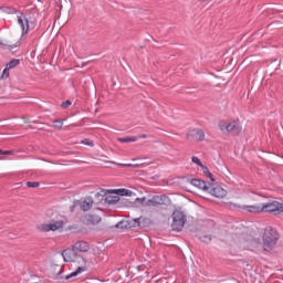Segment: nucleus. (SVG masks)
<instances>
[{
  "instance_id": "f257e3e1",
  "label": "nucleus",
  "mask_w": 283,
  "mask_h": 283,
  "mask_svg": "<svg viewBox=\"0 0 283 283\" xmlns=\"http://www.w3.org/2000/svg\"><path fill=\"white\" fill-rule=\"evenodd\" d=\"M262 240L263 249L265 251H273L280 240V233L273 227H266L264 229Z\"/></svg>"
},
{
  "instance_id": "f03ea898",
  "label": "nucleus",
  "mask_w": 283,
  "mask_h": 283,
  "mask_svg": "<svg viewBox=\"0 0 283 283\" xmlns=\"http://www.w3.org/2000/svg\"><path fill=\"white\" fill-rule=\"evenodd\" d=\"M186 223H187V216H185V212L180 210H175L172 212V223H171L172 231H182V229H185Z\"/></svg>"
},
{
  "instance_id": "7ed1b4c3",
  "label": "nucleus",
  "mask_w": 283,
  "mask_h": 283,
  "mask_svg": "<svg viewBox=\"0 0 283 283\" xmlns=\"http://www.w3.org/2000/svg\"><path fill=\"white\" fill-rule=\"evenodd\" d=\"M261 212L273 213L274 216H280V213H283V203L279 202V201L262 203Z\"/></svg>"
},
{
  "instance_id": "20e7f679",
  "label": "nucleus",
  "mask_w": 283,
  "mask_h": 283,
  "mask_svg": "<svg viewBox=\"0 0 283 283\" xmlns=\"http://www.w3.org/2000/svg\"><path fill=\"white\" fill-rule=\"evenodd\" d=\"M140 220H143V218H137V219H132V220H122L119 222H117L114 228L115 229H120L122 231L125 229H134L136 227H139V229H143V226H140Z\"/></svg>"
},
{
  "instance_id": "39448f33",
  "label": "nucleus",
  "mask_w": 283,
  "mask_h": 283,
  "mask_svg": "<svg viewBox=\"0 0 283 283\" xmlns=\"http://www.w3.org/2000/svg\"><path fill=\"white\" fill-rule=\"evenodd\" d=\"M169 202H171V200H169V197L166 195L154 196L146 201V207H163L169 205Z\"/></svg>"
},
{
  "instance_id": "423d86ee",
  "label": "nucleus",
  "mask_w": 283,
  "mask_h": 283,
  "mask_svg": "<svg viewBox=\"0 0 283 283\" xmlns=\"http://www.w3.org/2000/svg\"><path fill=\"white\" fill-rule=\"evenodd\" d=\"M80 207L82 211H90L94 207V199L92 197H86L83 200H75L71 207V211H74V208Z\"/></svg>"
},
{
  "instance_id": "0eeeda50",
  "label": "nucleus",
  "mask_w": 283,
  "mask_h": 283,
  "mask_svg": "<svg viewBox=\"0 0 283 283\" xmlns=\"http://www.w3.org/2000/svg\"><path fill=\"white\" fill-rule=\"evenodd\" d=\"M206 193H210V196H213L214 198H224V196H227V190L218 185L209 184Z\"/></svg>"
},
{
  "instance_id": "6e6552de",
  "label": "nucleus",
  "mask_w": 283,
  "mask_h": 283,
  "mask_svg": "<svg viewBox=\"0 0 283 283\" xmlns=\"http://www.w3.org/2000/svg\"><path fill=\"white\" fill-rule=\"evenodd\" d=\"M59 229H63V221H55L53 223H42L40 226V231H44L48 233L49 231H59Z\"/></svg>"
},
{
  "instance_id": "1a4fd4ad",
  "label": "nucleus",
  "mask_w": 283,
  "mask_h": 283,
  "mask_svg": "<svg viewBox=\"0 0 283 283\" xmlns=\"http://www.w3.org/2000/svg\"><path fill=\"white\" fill-rule=\"evenodd\" d=\"M188 140H196V143H202L205 140V130L192 129L187 134Z\"/></svg>"
},
{
  "instance_id": "9d476101",
  "label": "nucleus",
  "mask_w": 283,
  "mask_h": 283,
  "mask_svg": "<svg viewBox=\"0 0 283 283\" xmlns=\"http://www.w3.org/2000/svg\"><path fill=\"white\" fill-rule=\"evenodd\" d=\"M18 23L22 30V36H25V34H28L30 30V21L28 20V18H25V15L21 14L18 18Z\"/></svg>"
},
{
  "instance_id": "9b49d317",
  "label": "nucleus",
  "mask_w": 283,
  "mask_h": 283,
  "mask_svg": "<svg viewBox=\"0 0 283 283\" xmlns=\"http://www.w3.org/2000/svg\"><path fill=\"white\" fill-rule=\"evenodd\" d=\"M228 132L234 134V136H240L242 134V126L239 120H232L228 123Z\"/></svg>"
},
{
  "instance_id": "f8f14e48",
  "label": "nucleus",
  "mask_w": 283,
  "mask_h": 283,
  "mask_svg": "<svg viewBox=\"0 0 283 283\" xmlns=\"http://www.w3.org/2000/svg\"><path fill=\"white\" fill-rule=\"evenodd\" d=\"M191 185L197 187L198 189H202V191H208L210 182H207L202 179H191Z\"/></svg>"
},
{
  "instance_id": "ddd939ff",
  "label": "nucleus",
  "mask_w": 283,
  "mask_h": 283,
  "mask_svg": "<svg viewBox=\"0 0 283 283\" xmlns=\"http://www.w3.org/2000/svg\"><path fill=\"white\" fill-rule=\"evenodd\" d=\"M73 249L75 251H80L81 253H87V251H90V244L85 241H77Z\"/></svg>"
},
{
  "instance_id": "4468645a",
  "label": "nucleus",
  "mask_w": 283,
  "mask_h": 283,
  "mask_svg": "<svg viewBox=\"0 0 283 283\" xmlns=\"http://www.w3.org/2000/svg\"><path fill=\"white\" fill-rule=\"evenodd\" d=\"M243 211H248L249 213H261L262 206H242Z\"/></svg>"
},
{
  "instance_id": "2eb2a0df",
  "label": "nucleus",
  "mask_w": 283,
  "mask_h": 283,
  "mask_svg": "<svg viewBox=\"0 0 283 283\" xmlns=\"http://www.w3.org/2000/svg\"><path fill=\"white\" fill-rule=\"evenodd\" d=\"M86 220V224H98V222H101V217L97 214H87L85 217Z\"/></svg>"
},
{
  "instance_id": "dca6fc26",
  "label": "nucleus",
  "mask_w": 283,
  "mask_h": 283,
  "mask_svg": "<svg viewBox=\"0 0 283 283\" xmlns=\"http://www.w3.org/2000/svg\"><path fill=\"white\" fill-rule=\"evenodd\" d=\"M107 193H114L112 190H107V189H99L98 192L95 193L96 198H99V202H103V200L105 201V199L107 198Z\"/></svg>"
},
{
  "instance_id": "f3484780",
  "label": "nucleus",
  "mask_w": 283,
  "mask_h": 283,
  "mask_svg": "<svg viewBox=\"0 0 283 283\" xmlns=\"http://www.w3.org/2000/svg\"><path fill=\"white\" fill-rule=\"evenodd\" d=\"M112 192L115 193L116 196H132L134 192L129 189L120 188V189H112Z\"/></svg>"
},
{
  "instance_id": "a211bd4d",
  "label": "nucleus",
  "mask_w": 283,
  "mask_h": 283,
  "mask_svg": "<svg viewBox=\"0 0 283 283\" xmlns=\"http://www.w3.org/2000/svg\"><path fill=\"white\" fill-rule=\"evenodd\" d=\"M74 251L72 250H64L62 252V258H64V262H74Z\"/></svg>"
},
{
  "instance_id": "6ab92c4d",
  "label": "nucleus",
  "mask_w": 283,
  "mask_h": 283,
  "mask_svg": "<svg viewBox=\"0 0 283 283\" xmlns=\"http://www.w3.org/2000/svg\"><path fill=\"white\" fill-rule=\"evenodd\" d=\"M105 202L106 205H116L117 202H120V197H118V195H115V196L108 195L105 198Z\"/></svg>"
},
{
  "instance_id": "aec40b11",
  "label": "nucleus",
  "mask_w": 283,
  "mask_h": 283,
  "mask_svg": "<svg viewBox=\"0 0 283 283\" xmlns=\"http://www.w3.org/2000/svg\"><path fill=\"white\" fill-rule=\"evenodd\" d=\"M85 271V268L78 266L76 271L72 272L71 274L66 275L64 280H72V277H76L77 275H81Z\"/></svg>"
},
{
  "instance_id": "412c9836",
  "label": "nucleus",
  "mask_w": 283,
  "mask_h": 283,
  "mask_svg": "<svg viewBox=\"0 0 283 283\" xmlns=\"http://www.w3.org/2000/svg\"><path fill=\"white\" fill-rule=\"evenodd\" d=\"M20 63H21V60H19V59H13V60H11V61L7 64V67H8V70H12V69H14V67H18V65H20Z\"/></svg>"
},
{
  "instance_id": "4be33fe9",
  "label": "nucleus",
  "mask_w": 283,
  "mask_h": 283,
  "mask_svg": "<svg viewBox=\"0 0 283 283\" xmlns=\"http://www.w3.org/2000/svg\"><path fill=\"white\" fill-rule=\"evenodd\" d=\"M226 206L228 207V209H231V211H239L240 209H242V206L234 202H226Z\"/></svg>"
},
{
  "instance_id": "5701e85b",
  "label": "nucleus",
  "mask_w": 283,
  "mask_h": 283,
  "mask_svg": "<svg viewBox=\"0 0 283 283\" xmlns=\"http://www.w3.org/2000/svg\"><path fill=\"white\" fill-rule=\"evenodd\" d=\"M53 127L55 128V129H63V120H61V119H55V120H53Z\"/></svg>"
},
{
  "instance_id": "b1692460",
  "label": "nucleus",
  "mask_w": 283,
  "mask_h": 283,
  "mask_svg": "<svg viewBox=\"0 0 283 283\" xmlns=\"http://www.w3.org/2000/svg\"><path fill=\"white\" fill-rule=\"evenodd\" d=\"M199 240H200L201 242H205L206 244H209V242H211L212 238H211V235H209V234H205V235H202V237H199Z\"/></svg>"
},
{
  "instance_id": "393cba45",
  "label": "nucleus",
  "mask_w": 283,
  "mask_h": 283,
  "mask_svg": "<svg viewBox=\"0 0 283 283\" xmlns=\"http://www.w3.org/2000/svg\"><path fill=\"white\" fill-rule=\"evenodd\" d=\"M228 127H229V123H227V122H220L219 123V129L221 132H228Z\"/></svg>"
},
{
  "instance_id": "a878e982",
  "label": "nucleus",
  "mask_w": 283,
  "mask_h": 283,
  "mask_svg": "<svg viewBox=\"0 0 283 283\" xmlns=\"http://www.w3.org/2000/svg\"><path fill=\"white\" fill-rule=\"evenodd\" d=\"M39 186H40L39 181H28L27 182V187H30L32 189H36V187H39Z\"/></svg>"
},
{
  "instance_id": "bb28decb",
  "label": "nucleus",
  "mask_w": 283,
  "mask_h": 283,
  "mask_svg": "<svg viewBox=\"0 0 283 283\" xmlns=\"http://www.w3.org/2000/svg\"><path fill=\"white\" fill-rule=\"evenodd\" d=\"M192 163H195V165H198V167H202V161H200V158H198L197 156H192L191 157Z\"/></svg>"
},
{
  "instance_id": "cd10ccee",
  "label": "nucleus",
  "mask_w": 283,
  "mask_h": 283,
  "mask_svg": "<svg viewBox=\"0 0 283 283\" xmlns=\"http://www.w3.org/2000/svg\"><path fill=\"white\" fill-rule=\"evenodd\" d=\"M82 145H87L88 147H94V143L90 139H83Z\"/></svg>"
},
{
  "instance_id": "c85d7f7f",
  "label": "nucleus",
  "mask_w": 283,
  "mask_h": 283,
  "mask_svg": "<svg viewBox=\"0 0 283 283\" xmlns=\"http://www.w3.org/2000/svg\"><path fill=\"white\" fill-rule=\"evenodd\" d=\"M200 168H201V171H202L203 176L209 175L210 171H209V168L207 166L202 165V166H200Z\"/></svg>"
},
{
  "instance_id": "c756f323",
  "label": "nucleus",
  "mask_w": 283,
  "mask_h": 283,
  "mask_svg": "<svg viewBox=\"0 0 283 283\" xmlns=\"http://www.w3.org/2000/svg\"><path fill=\"white\" fill-rule=\"evenodd\" d=\"M70 105H72V101L67 99L66 102H64V103L61 104V107H62L63 109H67V107H69Z\"/></svg>"
},
{
  "instance_id": "7c9ffc66",
  "label": "nucleus",
  "mask_w": 283,
  "mask_h": 283,
  "mask_svg": "<svg viewBox=\"0 0 283 283\" xmlns=\"http://www.w3.org/2000/svg\"><path fill=\"white\" fill-rule=\"evenodd\" d=\"M6 76V78H8V76H10V69H8V66H6V69L3 70L2 73V78Z\"/></svg>"
},
{
  "instance_id": "2f4dec72",
  "label": "nucleus",
  "mask_w": 283,
  "mask_h": 283,
  "mask_svg": "<svg viewBox=\"0 0 283 283\" xmlns=\"http://www.w3.org/2000/svg\"><path fill=\"white\" fill-rule=\"evenodd\" d=\"M123 167H134L135 169H138V167H140V164H124Z\"/></svg>"
},
{
  "instance_id": "473e14b6",
  "label": "nucleus",
  "mask_w": 283,
  "mask_h": 283,
  "mask_svg": "<svg viewBox=\"0 0 283 283\" xmlns=\"http://www.w3.org/2000/svg\"><path fill=\"white\" fill-rule=\"evenodd\" d=\"M14 150H2V156H12Z\"/></svg>"
},
{
  "instance_id": "72a5a7b5",
  "label": "nucleus",
  "mask_w": 283,
  "mask_h": 283,
  "mask_svg": "<svg viewBox=\"0 0 283 283\" xmlns=\"http://www.w3.org/2000/svg\"><path fill=\"white\" fill-rule=\"evenodd\" d=\"M206 178H209L211 182H216V178H213V174L211 172H208V175H206Z\"/></svg>"
},
{
  "instance_id": "f704fd0d",
  "label": "nucleus",
  "mask_w": 283,
  "mask_h": 283,
  "mask_svg": "<svg viewBox=\"0 0 283 283\" xmlns=\"http://www.w3.org/2000/svg\"><path fill=\"white\" fill-rule=\"evenodd\" d=\"M119 143H129V137L118 138Z\"/></svg>"
},
{
  "instance_id": "c9c22d12",
  "label": "nucleus",
  "mask_w": 283,
  "mask_h": 283,
  "mask_svg": "<svg viewBox=\"0 0 283 283\" xmlns=\"http://www.w3.org/2000/svg\"><path fill=\"white\" fill-rule=\"evenodd\" d=\"M138 140V137H129V143H136Z\"/></svg>"
},
{
  "instance_id": "e433bc0d",
  "label": "nucleus",
  "mask_w": 283,
  "mask_h": 283,
  "mask_svg": "<svg viewBox=\"0 0 283 283\" xmlns=\"http://www.w3.org/2000/svg\"><path fill=\"white\" fill-rule=\"evenodd\" d=\"M136 202H145V197H143V198H137V199H136Z\"/></svg>"
},
{
  "instance_id": "4c0bfd02",
  "label": "nucleus",
  "mask_w": 283,
  "mask_h": 283,
  "mask_svg": "<svg viewBox=\"0 0 283 283\" xmlns=\"http://www.w3.org/2000/svg\"><path fill=\"white\" fill-rule=\"evenodd\" d=\"M14 48H19V45H9L8 50H14Z\"/></svg>"
},
{
  "instance_id": "58836bf2",
  "label": "nucleus",
  "mask_w": 283,
  "mask_h": 283,
  "mask_svg": "<svg viewBox=\"0 0 283 283\" xmlns=\"http://www.w3.org/2000/svg\"><path fill=\"white\" fill-rule=\"evenodd\" d=\"M138 138H147V135L146 134H142L138 136Z\"/></svg>"
},
{
  "instance_id": "ea45409f",
  "label": "nucleus",
  "mask_w": 283,
  "mask_h": 283,
  "mask_svg": "<svg viewBox=\"0 0 283 283\" xmlns=\"http://www.w3.org/2000/svg\"><path fill=\"white\" fill-rule=\"evenodd\" d=\"M0 156H3V150L2 149H0Z\"/></svg>"
}]
</instances>
